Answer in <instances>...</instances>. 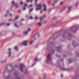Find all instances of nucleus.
<instances>
[{
    "label": "nucleus",
    "mask_w": 79,
    "mask_h": 79,
    "mask_svg": "<svg viewBox=\"0 0 79 79\" xmlns=\"http://www.w3.org/2000/svg\"><path fill=\"white\" fill-rule=\"evenodd\" d=\"M69 60L70 62V63H71V59H69Z\"/></svg>",
    "instance_id": "obj_49"
},
{
    "label": "nucleus",
    "mask_w": 79,
    "mask_h": 79,
    "mask_svg": "<svg viewBox=\"0 0 79 79\" xmlns=\"http://www.w3.org/2000/svg\"><path fill=\"white\" fill-rule=\"evenodd\" d=\"M19 18V16H17L15 18V19H13V21H15L16 20V19H18Z\"/></svg>",
    "instance_id": "obj_12"
},
{
    "label": "nucleus",
    "mask_w": 79,
    "mask_h": 79,
    "mask_svg": "<svg viewBox=\"0 0 79 79\" xmlns=\"http://www.w3.org/2000/svg\"><path fill=\"white\" fill-rule=\"evenodd\" d=\"M52 40V38H50L48 41V42L49 43V44H52V43L50 42Z\"/></svg>",
    "instance_id": "obj_10"
},
{
    "label": "nucleus",
    "mask_w": 79,
    "mask_h": 79,
    "mask_svg": "<svg viewBox=\"0 0 79 79\" xmlns=\"http://www.w3.org/2000/svg\"><path fill=\"white\" fill-rule=\"evenodd\" d=\"M9 76H10V75H9L8 77H6L5 78H6V79H8V78L9 77Z\"/></svg>",
    "instance_id": "obj_33"
},
{
    "label": "nucleus",
    "mask_w": 79,
    "mask_h": 79,
    "mask_svg": "<svg viewBox=\"0 0 79 79\" xmlns=\"http://www.w3.org/2000/svg\"><path fill=\"white\" fill-rule=\"evenodd\" d=\"M56 35V37H59V36H60V35H61V33H58V32H57L56 33H55V34L53 35V37H54V36H55V35Z\"/></svg>",
    "instance_id": "obj_6"
},
{
    "label": "nucleus",
    "mask_w": 79,
    "mask_h": 79,
    "mask_svg": "<svg viewBox=\"0 0 79 79\" xmlns=\"http://www.w3.org/2000/svg\"><path fill=\"white\" fill-rule=\"evenodd\" d=\"M35 64H36V63H35V64H33L32 65V66H34L35 65Z\"/></svg>",
    "instance_id": "obj_38"
},
{
    "label": "nucleus",
    "mask_w": 79,
    "mask_h": 79,
    "mask_svg": "<svg viewBox=\"0 0 79 79\" xmlns=\"http://www.w3.org/2000/svg\"><path fill=\"white\" fill-rule=\"evenodd\" d=\"M57 54H56V56H57V57H60V56H57Z\"/></svg>",
    "instance_id": "obj_43"
},
{
    "label": "nucleus",
    "mask_w": 79,
    "mask_h": 79,
    "mask_svg": "<svg viewBox=\"0 0 79 79\" xmlns=\"http://www.w3.org/2000/svg\"><path fill=\"white\" fill-rule=\"evenodd\" d=\"M20 69L21 72H23V68L25 67L24 65L23 64H20Z\"/></svg>",
    "instance_id": "obj_3"
},
{
    "label": "nucleus",
    "mask_w": 79,
    "mask_h": 79,
    "mask_svg": "<svg viewBox=\"0 0 79 79\" xmlns=\"http://www.w3.org/2000/svg\"><path fill=\"white\" fill-rule=\"evenodd\" d=\"M59 67L60 68V69H62V70H68V69H64V68H62L61 67V65H59Z\"/></svg>",
    "instance_id": "obj_9"
},
{
    "label": "nucleus",
    "mask_w": 79,
    "mask_h": 79,
    "mask_svg": "<svg viewBox=\"0 0 79 79\" xmlns=\"http://www.w3.org/2000/svg\"><path fill=\"white\" fill-rule=\"evenodd\" d=\"M9 55V57L11 56V52H10L8 53Z\"/></svg>",
    "instance_id": "obj_20"
},
{
    "label": "nucleus",
    "mask_w": 79,
    "mask_h": 79,
    "mask_svg": "<svg viewBox=\"0 0 79 79\" xmlns=\"http://www.w3.org/2000/svg\"><path fill=\"white\" fill-rule=\"evenodd\" d=\"M41 7H39L38 9L39 10H41Z\"/></svg>",
    "instance_id": "obj_55"
},
{
    "label": "nucleus",
    "mask_w": 79,
    "mask_h": 79,
    "mask_svg": "<svg viewBox=\"0 0 79 79\" xmlns=\"http://www.w3.org/2000/svg\"><path fill=\"white\" fill-rule=\"evenodd\" d=\"M77 27H79V25H77V26H74L71 27L70 28V30L71 31H72L73 32L76 33L77 29ZM73 29H75L76 31H74V30H73Z\"/></svg>",
    "instance_id": "obj_2"
},
{
    "label": "nucleus",
    "mask_w": 79,
    "mask_h": 79,
    "mask_svg": "<svg viewBox=\"0 0 79 79\" xmlns=\"http://www.w3.org/2000/svg\"><path fill=\"white\" fill-rule=\"evenodd\" d=\"M8 16V15H7V14H6L5 15V17H6V16Z\"/></svg>",
    "instance_id": "obj_51"
},
{
    "label": "nucleus",
    "mask_w": 79,
    "mask_h": 79,
    "mask_svg": "<svg viewBox=\"0 0 79 79\" xmlns=\"http://www.w3.org/2000/svg\"><path fill=\"white\" fill-rule=\"evenodd\" d=\"M33 9H34L32 8V9L30 10H29L30 13H31V12L32 11H33Z\"/></svg>",
    "instance_id": "obj_18"
},
{
    "label": "nucleus",
    "mask_w": 79,
    "mask_h": 79,
    "mask_svg": "<svg viewBox=\"0 0 79 79\" xmlns=\"http://www.w3.org/2000/svg\"><path fill=\"white\" fill-rule=\"evenodd\" d=\"M39 8H36V11H38V10H39Z\"/></svg>",
    "instance_id": "obj_44"
},
{
    "label": "nucleus",
    "mask_w": 79,
    "mask_h": 79,
    "mask_svg": "<svg viewBox=\"0 0 79 79\" xmlns=\"http://www.w3.org/2000/svg\"><path fill=\"white\" fill-rule=\"evenodd\" d=\"M30 2L32 3V2H33V1H32V0H30Z\"/></svg>",
    "instance_id": "obj_52"
},
{
    "label": "nucleus",
    "mask_w": 79,
    "mask_h": 79,
    "mask_svg": "<svg viewBox=\"0 0 79 79\" xmlns=\"http://www.w3.org/2000/svg\"><path fill=\"white\" fill-rule=\"evenodd\" d=\"M28 31H25L23 32V35H27V34H28Z\"/></svg>",
    "instance_id": "obj_13"
},
{
    "label": "nucleus",
    "mask_w": 79,
    "mask_h": 79,
    "mask_svg": "<svg viewBox=\"0 0 79 79\" xmlns=\"http://www.w3.org/2000/svg\"><path fill=\"white\" fill-rule=\"evenodd\" d=\"M3 23H0V26H2V25H3Z\"/></svg>",
    "instance_id": "obj_39"
},
{
    "label": "nucleus",
    "mask_w": 79,
    "mask_h": 79,
    "mask_svg": "<svg viewBox=\"0 0 79 79\" xmlns=\"http://www.w3.org/2000/svg\"><path fill=\"white\" fill-rule=\"evenodd\" d=\"M29 1H30V0H27V3H29Z\"/></svg>",
    "instance_id": "obj_46"
},
{
    "label": "nucleus",
    "mask_w": 79,
    "mask_h": 79,
    "mask_svg": "<svg viewBox=\"0 0 79 79\" xmlns=\"http://www.w3.org/2000/svg\"><path fill=\"white\" fill-rule=\"evenodd\" d=\"M78 6V5H77V4H76V6Z\"/></svg>",
    "instance_id": "obj_64"
},
{
    "label": "nucleus",
    "mask_w": 79,
    "mask_h": 79,
    "mask_svg": "<svg viewBox=\"0 0 79 79\" xmlns=\"http://www.w3.org/2000/svg\"><path fill=\"white\" fill-rule=\"evenodd\" d=\"M35 48H38L39 47V46H35Z\"/></svg>",
    "instance_id": "obj_53"
},
{
    "label": "nucleus",
    "mask_w": 79,
    "mask_h": 79,
    "mask_svg": "<svg viewBox=\"0 0 79 79\" xmlns=\"http://www.w3.org/2000/svg\"><path fill=\"white\" fill-rule=\"evenodd\" d=\"M10 16H12V13H10Z\"/></svg>",
    "instance_id": "obj_62"
},
{
    "label": "nucleus",
    "mask_w": 79,
    "mask_h": 79,
    "mask_svg": "<svg viewBox=\"0 0 79 79\" xmlns=\"http://www.w3.org/2000/svg\"><path fill=\"white\" fill-rule=\"evenodd\" d=\"M47 23V21L44 20L43 21V23H44V24H45V23Z\"/></svg>",
    "instance_id": "obj_29"
},
{
    "label": "nucleus",
    "mask_w": 79,
    "mask_h": 79,
    "mask_svg": "<svg viewBox=\"0 0 79 79\" xmlns=\"http://www.w3.org/2000/svg\"><path fill=\"white\" fill-rule=\"evenodd\" d=\"M33 42H34V41H32L30 43V44L31 45Z\"/></svg>",
    "instance_id": "obj_28"
},
{
    "label": "nucleus",
    "mask_w": 79,
    "mask_h": 79,
    "mask_svg": "<svg viewBox=\"0 0 79 79\" xmlns=\"http://www.w3.org/2000/svg\"><path fill=\"white\" fill-rule=\"evenodd\" d=\"M10 66H11V68H12V70H13V66H12V65H10Z\"/></svg>",
    "instance_id": "obj_41"
},
{
    "label": "nucleus",
    "mask_w": 79,
    "mask_h": 79,
    "mask_svg": "<svg viewBox=\"0 0 79 79\" xmlns=\"http://www.w3.org/2000/svg\"><path fill=\"white\" fill-rule=\"evenodd\" d=\"M26 7H24L23 9V10H24V11L25 10H26Z\"/></svg>",
    "instance_id": "obj_42"
},
{
    "label": "nucleus",
    "mask_w": 79,
    "mask_h": 79,
    "mask_svg": "<svg viewBox=\"0 0 79 79\" xmlns=\"http://www.w3.org/2000/svg\"><path fill=\"white\" fill-rule=\"evenodd\" d=\"M31 31V28H29L27 31L28 32H30Z\"/></svg>",
    "instance_id": "obj_25"
},
{
    "label": "nucleus",
    "mask_w": 79,
    "mask_h": 79,
    "mask_svg": "<svg viewBox=\"0 0 79 79\" xmlns=\"http://www.w3.org/2000/svg\"><path fill=\"white\" fill-rule=\"evenodd\" d=\"M71 8H72V7H71V6L69 7V10H68V11H67L68 13V12H69V11H70V9H71Z\"/></svg>",
    "instance_id": "obj_16"
},
{
    "label": "nucleus",
    "mask_w": 79,
    "mask_h": 79,
    "mask_svg": "<svg viewBox=\"0 0 79 79\" xmlns=\"http://www.w3.org/2000/svg\"><path fill=\"white\" fill-rule=\"evenodd\" d=\"M55 3H53L52 4V5H53V6H55Z\"/></svg>",
    "instance_id": "obj_54"
},
{
    "label": "nucleus",
    "mask_w": 79,
    "mask_h": 79,
    "mask_svg": "<svg viewBox=\"0 0 79 79\" xmlns=\"http://www.w3.org/2000/svg\"><path fill=\"white\" fill-rule=\"evenodd\" d=\"M61 77H63V74L61 75Z\"/></svg>",
    "instance_id": "obj_56"
},
{
    "label": "nucleus",
    "mask_w": 79,
    "mask_h": 79,
    "mask_svg": "<svg viewBox=\"0 0 79 79\" xmlns=\"http://www.w3.org/2000/svg\"><path fill=\"white\" fill-rule=\"evenodd\" d=\"M17 47H18L17 46H16L15 47V50H16V51H18V50H19V49L17 48Z\"/></svg>",
    "instance_id": "obj_23"
},
{
    "label": "nucleus",
    "mask_w": 79,
    "mask_h": 79,
    "mask_svg": "<svg viewBox=\"0 0 79 79\" xmlns=\"http://www.w3.org/2000/svg\"><path fill=\"white\" fill-rule=\"evenodd\" d=\"M18 67V66H17V65H15V68H16V67Z\"/></svg>",
    "instance_id": "obj_60"
},
{
    "label": "nucleus",
    "mask_w": 79,
    "mask_h": 79,
    "mask_svg": "<svg viewBox=\"0 0 79 79\" xmlns=\"http://www.w3.org/2000/svg\"><path fill=\"white\" fill-rule=\"evenodd\" d=\"M24 20V19H22L20 21H23Z\"/></svg>",
    "instance_id": "obj_32"
},
{
    "label": "nucleus",
    "mask_w": 79,
    "mask_h": 79,
    "mask_svg": "<svg viewBox=\"0 0 79 79\" xmlns=\"http://www.w3.org/2000/svg\"><path fill=\"white\" fill-rule=\"evenodd\" d=\"M33 6V5L32 4L30 6H29V8H30V7H32Z\"/></svg>",
    "instance_id": "obj_31"
},
{
    "label": "nucleus",
    "mask_w": 79,
    "mask_h": 79,
    "mask_svg": "<svg viewBox=\"0 0 79 79\" xmlns=\"http://www.w3.org/2000/svg\"><path fill=\"white\" fill-rule=\"evenodd\" d=\"M37 2H36L35 3V5H37Z\"/></svg>",
    "instance_id": "obj_50"
},
{
    "label": "nucleus",
    "mask_w": 79,
    "mask_h": 79,
    "mask_svg": "<svg viewBox=\"0 0 79 79\" xmlns=\"http://www.w3.org/2000/svg\"><path fill=\"white\" fill-rule=\"evenodd\" d=\"M75 41H73V46H74V43H75Z\"/></svg>",
    "instance_id": "obj_30"
},
{
    "label": "nucleus",
    "mask_w": 79,
    "mask_h": 79,
    "mask_svg": "<svg viewBox=\"0 0 79 79\" xmlns=\"http://www.w3.org/2000/svg\"><path fill=\"white\" fill-rule=\"evenodd\" d=\"M68 35L67 36V37H70L71 35V34H69V33H68Z\"/></svg>",
    "instance_id": "obj_19"
},
{
    "label": "nucleus",
    "mask_w": 79,
    "mask_h": 79,
    "mask_svg": "<svg viewBox=\"0 0 79 79\" xmlns=\"http://www.w3.org/2000/svg\"><path fill=\"white\" fill-rule=\"evenodd\" d=\"M34 61H35V62H37V61H38V59H37V58H36L34 60Z\"/></svg>",
    "instance_id": "obj_22"
},
{
    "label": "nucleus",
    "mask_w": 79,
    "mask_h": 79,
    "mask_svg": "<svg viewBox=\"0 0 79 79\" xmlns=\"http://www.w3.org/2000/svg\"><path fill=\"white\" fill-rule=\"evenodd\" d=\"M36 7H42V6L41 4H39L36 6Z\"/></svg>",
    "instance_id": "obj_14"
},
{
    "label": "nucleus",
    "mask_w": 79,
    "mask_h": 79,
    "mask_svg": "<svg viewBox=\"0 0 79 79\" xmlns=\"http://www.w3.org/2000/svg\"><path fill=\"white\" fill-rule=\"evenodd\" d=\"M15 27H19V25H17V23H15Z\"/></svg>",
    "instance_id": "obj_21"
},
{
    "label": "nucleus",
    "mask_w": 79,
    "mask_h": 79,
    "mask_svg": "<svg viewBox=\"0 0 79 79\" xmlns=\"http://www.w3.org/2000/svg\"><path fill=\"white\" fill-rule=\"evenodd\" d=\"M7 13H9V10H7Z\"/></svg>",
    "instance_id": "obj_61"
},
{
    "label": "nucleus",
    "mask_w": 79,
    "mask_h": 79,
    "mask_svg": "<svg viewBox=\"0 0 79 79\" xmlns=\"http://www.w3.org/2000/svg\"><path fill=\"white\" fill-rule=\"evenodd\" d=\"M43 19V18H41V21L37 23V24L39 26H42V20Z\"/></svg>",
    "instance_id": "obj_7"
},
{
    "label": "nucleus",
    "mask_w": 79,
    "mask_h": 79,
    "mask_svg": "<svg viewBox=\"0 0 79 79\" xmlns=\"http://www.w3.org/2000/svg\"><path fill=\"white\" fill-rule=\"evenodd\" d=\"M25 74H28V72H27V69H25Z\"/></svg>",
    "instance_id": "obj_15"
},
{
    "label": "nucleus",
    "mask_w": 79,
    "mask_h": 79,
    "mask_svg": "<svg viewBox=\"0 0 79 79\" xmlns=\"http://www.w3.org/2000/svg\"><path fill=\"white\" fill-rule=\"evenodd\" d=\"M62 35V37H63V38H64L65 37V34L64 33L63 34L61 35Z\"/></svg>",
    "instance_id": "obj_17"
},
{
    "label": "nucleus",
    "mask_w": 79,
    "mask_h": 79,
    "mask_svg": "<svg viewBox=\"0 0 79 79\" xmlns=\"http://www.w3.org/2000/svg\"><path fill=\"white\" fill-rule=\"evenodd\" d=\"M30 19H34L32 17H30Z\"/></svg>",
    "instance_id": "obj_36"
},
{
    "label": "nucleus",
    "mask_w": 79,
    "mask_h": 79,
    "mask_svg": "<svg viewBox=\"0 0 79 79\" xmlns=\"http://www.w3.org/2000/svg\"><path fill=\"white\" fill-rule=\"evenodd\" d=\"M6 60H5L4 61V63H6Z\"/></svg>",
    "instance_id": "obj_47"
},
{
    "label": "nucleus",
    "mask_w": 79,
    "mask_h": 79,
    "mask_svg": "<svg viewBox=\"0 0 79 79\" xmlns=\"http://www.w3.org/2000/svg\"><path fill=\"white\" fill-rule=\"evenodd\" d=\"M42 12H43V10H41L40 11V13H42Z\"/></svg>",
    "instance_id": "obj_57"
},
{
    "label": "nucleus",
    "mask_w": 79,
    "mask_h": 79,
    "mask_svg": "<svg viewBox=\"0 0 79 79\" xmlns=\"http://www.w3.org/2000/svg\"><path fill=\"white\" fill-rule=\"evenodd\" d=\"M25 6H27V4L26 3H25Z\"/></svg>",
    "instance_id": "obj_35"
},
{
    "label": "nucleus",
    "mask_w": 79,
    "mask_h": 79,
    "mask_svg": "<svg viewBox=\"0 0 79 79\" xmlns=\"http://www.w3.org/2000/svg\"><path fill=\"white\" fill-rule=\"evenodd\" d=\"M12 3H13V4L15 5V6L16 8H19V5H18V3H15V2L14 1H13Z\"/></svg>",
    "instance_id": "obj_5"
},
{
    "label": "nucleus",
    "mask_w": 79,
    "mask_h": 79,
    "mask_svg": "<svg viewBox=\"0 0 79 79\" xmlns=\"http://www.w3.org/2000/svg\"><path fill=\"white\" fill-rule=\"evenodd\" d=\"M57 48V52H60V51H61V50H58V49H60V47H58L57 48Z\"/></svg>",
    "instance_id": "obj_11"
},
{
    "label": "nucleus",
    "mask_w": 79,
    "mask_h": 79,
    "mask_svg": "<svg viewBox=\"0 0 79 79\" xmlns=\"http://www.w3.org/2000/svg\"><path fill=\"white\" fill-rule=\"evenodd\" d=\"M37 18H38V17H37V16H36L35 17V19H37Z\"/></svg>",
    "instance_id": "obj_45"
},
{
    "label": "nucleus",
    "mask_w": 79,
    "mask_h": 79,
    "mask_svg": "<svg viewBox=\"0 0 79 79\" xmlns=\"http://www.w3.org/2000/svg\"><path fill=\"white\" fill-rule=\"evenodd\" d=\"M55 50H52L51 51L50 53L48 56H46V58L47 59V63L48 64L50 61H52V58H51V56L52 55H53L55 53Z\"/></svg>",
    "instance_id": "obj_1"
},
{
    "label": "nucleus",
    "mask_w": 79,
    "mask_h": 79,
    "mask_svg": "<svg viewBox=\"0 0 79 79\" xmlns=\"http://www.w3.org/2000/svg\"><path fill=\"white\" fill-rule=\"evenodd\" d=\"M15 76H16V77L17 76V74L16 73H15Z\"/></svg>",
    "instance_id": "obj_63"
},
{
    "label": "nucleus",
    "mask_w": 79,
    "mask_h": 79,
    "mask_svg": "<svg viewBox=\"0 0 79 79\" xmlns=\"http://www.w3.org/2000/svg\"><path fill=\"white\" fill-rule=\"evenodd\" d=\"M58 2V0H57L56 1H54V3H57Z\"/></svg>",
    "instance_id": "obj_26"
},
{
    "label": "nucleus",
    "mask_w": 79,
    "mask_h": 79,
    "mask_svg": "<svg viewBox=\"0 0 79 79\" xmlns=\"http://www.w3.org/2000/svg\"><path fill=\"white\" fill-rule=\"evenodd\" d=\"M11 48H9L8 49L9 51H11Z\"/></svg>",
    "instance_id": "obj_48"
},
{
    "label": "nucleus",
    "mask_w": 79,
    "mask_h": 79,
    "mask_svg": "<svg viewBox=\"0 0 79 79\" xmlns=\"http://www.w3.org/2000/svg\"><path fill=\"white\" fill-rule=\"evenodd\" d=\"M43 6L44 8L43 9L44 11H46V8H47V6L45 5V3H44L43 4Z\"/></svg>",
    "instance_id": "obj_8"
},
{
    "label": "nucleus",
    "mask_w": 79,
    "mask_h": 79,
    "mask_svg": "<svg viewBox=\"0 0 79 79\" xmlns=\"http://www.w3.org/2000/svg\"><path fill=\"white\" fill-rule=\"evenodd\" d=\"M20 4H21V5H23V2H20Z\"/></svg>",
    "instance_id": "obj_40"
},
{
    "label": "nucleus",
    "mask_w": 79,
    "mask_h": 79,
    "mask_svg": "<svg viewBox=\"0 0 79 79\" xmlns=\"http://www.w3.org/2000/svg\"><path fill=\"white\" fill-rule=\"evenodd\" d=\"M10 24H11L10 23H6V25L7 26H9L10 25Z\"/></svg>",
    "instance_id": "obj_27"
},
{
    "label": "nucleus",
    "mask_w": 79,
    "mask_h": 79,
    "mask_svg": "<svg viewBox=\"0 0 79 79\" xmlns=\"http://www.w3.org/2000/svg\"><path fill=\"white\" fill-rule=\"evenodd\" d=\"M37 35V34H35V35L33 36V38H34V37H35V35Z\"/></svg>",
    "instance_id": "obj_37"
},
{
    "label": "nucleus",
    "mask_w": 79,
    "mask_h": 79,
    "mask_svg": "<svg viewBox=\"0 0 79 79\" xmlns=\"http://www.w3.org/2000/svg\"><path fill=\"white\" fill-rule=\"evenodd\" d=\"M9 21H11V19H10L9 20Z\"/></svg>",
    "instance_id": "obj_59"
},
{
    "label": "nucleus",
    "mask_w": 79,
    "mask_h": 79,
    "mask_svg": "<svg viewBox=\"0 0 79 79\" xmlns=\"http://www.w3.org/2000/svg\"><path fill=\"white\" fill-rule=\"evenodd\" d=\"M28 42V40L24 41L23 42V43H21V45H25V46H27V43Z\"/></svg>",
    "instance_id": "obj_4"
},
{
    "label": "nucleus",
    "mask_w": 79,
    "mask_h": 79,
    "mask_svg": "<svg viewBox=\"0 0 79 79\" xmlns=\"http://www.w3.org/2000/svg\"><path fill=\"white\" fill-rule=\"evenodd\" d=\"M65 9H66V7H64V8L62 10H61V11H60V12H61V11H64V10H65Z\"/></svg>",
    "instance_id": "obj_24"
},
{
    "label": "nucleus",
    "mask_w": 79,
    "mask_h": 79,
    "mask_svg": "<svg viewBox=\"0 0 79 79\" xmlns=\"http://www.w3.org/2000/svg\"><path fill=\"white\" fill-rule=\"evenodd\" d=\"M1 63H4V61L3 60H1Z\"/></svg>",
    "instance_id": "obj_34"
},
{
    "label": "nucleus",
    "mask_w": 79,
    "mask_h": 79,
    "mask_svg": "<svg viewBox=\"0 0 79 79\" xmlns=\"http://www.w3.org/2000/svg\"><path fill=\"white\" fill-rule=\"evenodd\" d=\"M21 59H19V61H21Z\"/></svg>",
    "instance_id": "obj_58"
}]
</instances>
